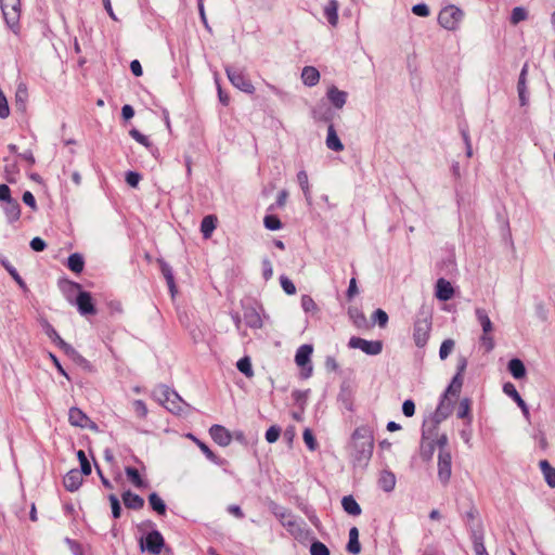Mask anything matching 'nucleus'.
<instances>
[{
  "label": "nucleus",
  "mask_w": 555,
  "mask_h": 555,
  "mask_svg": "<svg viewBox=\"0 0 555 555\" xmlns=\"http://www.w3.org/2000/svg\"><path fill=\"white\" fill-rule=\"evenodd\" d=\"M435 295L439 300L447 301L454 296V288L449 281L441 278L436 283Z\"/></svg>",
  "instance_id": "nucleus-14"
},
{
  "label": "nucleus",
  "mask_w": 555,
  "mask_h": 555,
  "mask_svg": "<svg viewBox=\"0 0 555 555\" xmlns=\"http://www.w3.org/2000/svg\"><path fill=\"white\" fill-rule=\"evenodd\" d=\"M310 554L311 555H330V550L327 548V546L320 542V541H314L312 542L311 546H310Z\"/></svg>",
  "instance_id": "nucleus-41"
},
{
  "label": "nucleus",
  "mask_w": 555,
  "mask_h": 555,
  "mask_svg": "<svg viewBox=\"0 0 555 555\" xmlns=\"http://www.w3.org/2000/svg\"><path fill=\"white\" fill-rule=\"evenodd\" d=\"M10 115V107L4 93L0 90V118H7Z\"/></svg>",
  "instance_id": "nucleus-48"
},
{
  "label": "nucleus",
  "mask_w": 555,
  "mask_h": 555,
  "mask_svg": "<svg viewBox=\"0 0 555 555\" xmlns=\"http://www.w3.org/2000/svg\"><path fill=\"white\" fill-rule=\"evenodd\" d=\"M162 273H163L170 291L173 293L175 288H176V284H175V278H173L171 269L167 264H164V266H162Z\"/></svg>",
  "instance_id": "nucleus-44"
},
{
  "label": "nucleus",
  "mask_w": 555,
  "mask_h": 555,
  "mask_svg": "<svg viewBox=\"0 0 555 555\" xmlns=\"http://www.w3.org/2000/svg\"><path fill=\"white\" fill-rule=\"evenodd\" d=\"M130 69L135 77H140L143 74L142 66L138 60L130 63Z\"/></svg>",
  "instance_id": "nucleus-62"
},
{
  "label": "nucleus",
  "mask_w": 555,
  "mask_h": 555,
  "mask_svg": "<svg viewBox=\"0 0 555 555\" xmlns=\"http://www.w3.org/2000/svg\"><path fill=\"white\" fill-rule=\"evenodd\" d=\"M130 135L137 141L139 142L140 144L146 146V147H151L152 146V142L151 140L149 139V137L142 134L139 130L137 129H132L130 130Z\"/></svg>",
  "instance_id": "nucleus-46"
},
{
  "label": "nucleus",
  "mask_w": 555,
  "mask_h": 555,
  "mask_svg": "<svg viewBox=\"0 0 555 555\" xmlns=\"http://www.w3.org/2000/svg\"><path fill=\"white\" fill-rule=\"evenodd\" d=\"M304 441L305 443L307 444V447L311 450V451H314L318 447V442L313 436V433L311 431V429L309 428H306L304 430Z\"/></svg>",
  "instance_id": "nucleus-45"
},
{
  "label": "nucleus",
  "mask_w": 555,
  "mask_h": 555,
  "mask_svg": "<svg viewBox=\"0 0 555 555\" xmlns=\"http://www.w3.org/2000/svg\"><path fill=\"white\" fill-rule=\"evenodd\" d=\"M475 313H476L477 320L482 328V334L479 338L480 348L485 352H490L493 350V348L495 346L494 335H493V332H494L493 324L485 309L477 308Z\"/></svg>",
  "instance_id": "nucleus-1"
},
{
  "label": "nucleus",
  "mask_w": 555,
  "mask_h": 555,
  "mask_svg": "<svg viewBox=\"0 0 555 555\" xmlns=\"http://www.w3.org/2000/svg\"><path fill=\"white\" fill-rule=\"evenodd\" d=\"M12 199L11 190L7 184H0V202H8Z\"/></svg>",
  "instance_id": "nucleus-57"
},
{
  "label": "nucleus",
  "mask_w": 555,
  "mask_h": 555,
  "mask_svg": "<svg viewBox=\"0 0 555 555\" xmlns=\"http://www.w3.org/2000/svg\"><path fill=\"white\" fill-rule=\"evenodd\" d=\"M358 294V286L356 278H352L349 283V287L347 291V298L351 300Z\"/></svg>",
  "instance_id": "nucleus-59"
},
{
  "label": "nucleus",
  "mask_w": 555,
  "mask_h": 555,
  "mask_svg": "<svg viewBox=\"0 0 555 555\" xmlns=\"http://www.w3.org/2000/svg\"><path fill=\"white\" fill-rule=\"evenodd\" d=\"M23 202L27 206H29L31 209H36L37 208L35 196L29 191L24 192V194H23Z\"/></svg>",
  "instance_id": "nucleus-56"
},
{
  "label": "nucleus",
  "mask_w": 555,
  "mask_h": 555,
  "mask_svg": "<svg viewBox=\"0 0 555 555\" xmlns=\"http://www.w3.org/2000/svg\"><path fill=\"white\" fill-rule=\"evenodd\" d=\"M218 98L222 105L228 106L230 104L231 98L222 90L220 85H218Z\"/></svg>",
  "instance_id": "nucleus-60"
},
{
  "label": "nucleus",
  "mask_w": 555,
  "mask_h": 555,
  "mask_svg": "<svg viewBox=\"0 0 555 555\" xmlns=\"http://www.w3.org/2000/svg\"><path fill=\"white\" fill-rule=\"evenodd\" d=\"M297 181L304 191V193L307 195L309 193V179L306 171H299L297 173Z\"/></svg>",
  "instance_id": "nucleus-49"
},
{
  "label": "nucleus",
  "mask_w": 555,
  "mask_h": 555,
  "mask_svg": "<svg viewBox=\"0 0 555 555\" xmlns=\"http://www.w3.org/2000/svg\"><path fill=\"white\" fill-rule=\"evenodd\" d=\"M160 401L165 409L179 416L186 415L191 411L190 404L172 390H165Z\"/></svg>",
  "instance_id": "nucleus-3"
},
{
  "label": "nucleus",
  "mask_w": 555,
  "mask_h": 555,
  "mask_svg": "<svg viewBox=\"0 0 555 555\" xmlns=\"http://www.w3.org/2000/svg\"><path fill=\"white\" fill-rule=\"evenodd\" d=\"M454 341L452 339H446L442 341L441 346H440V350H439V357L441 360H444L449 357V354L453 351L454 349Z\"/></svg>",
  "instance_id": "nucleus-40"
},
{
  "label": "nucleus",
  "mask_w": 555,
  "mask_h": 555,
  "mask_svg": "<svg viewBox=\"0 0 555 555\" xmlns=\"http://www.w3.org/2000/svg\"><path fill=\"white\" fill-rule=\"evenodd\" d=\"M287 197H288V192L285 190H282L278 195V198L275 202V207L283 208L286 205Z\"/></svg>",
  "instance_id": "nucleus-58"
},
{
  "label": "nucleus",
  "mask_w": 555,
  "mask_h": 555,
  "mask_svg": "<svg viewBox=\"0 0 555 555\" xmlns=\"http://www.w3.org/2000/svg\"><path fill=\"white\" fill-rule=\"evenodd\" d=\"M263 224L271 231L280 230L282 228V222L276 215H267L263 218Z\"/></svg>",
  "instance_id": "nucleus-36"
},
{
  "label": "nucleus",
  "mask_w": 555,
  "mask_h": 555,
  "mask_svg": "<svg viewBox=\"0 0 555 555\" xmlns=\"http://www.w3.org/2000/svg\"><path fill=\"white\" fill-rule=\"evenodd\" d=\"M108 500H109V503L112 506L113 517L115 519H118L121 515V506H120L119 500L117 499V496L115 494H111L108 496Z\"/></svg>",
  "instance_id": "nucleus-47"
},
{
  "label": "nucleus",
  "mask_w": 555,
  "mask_h": 555,
  "mask_svg": "<svg viewBox=\"0 0 555 555\" xmlns=\"http://www.w3.org/2000/svg\"><path fill=\"white\" fill-rule=\"evenodd\" d=\"M456 415L459 418L465 420L466 424H470L472 422V408L470 400L465 398L461 400L457 406Z\"/></svg>",
  "instance_id": "nucleus-28"
},
{
  "label": "nucleus",
  "mask_w": 555,
  "mask_h": 555,
  "mask_svg": "<svg viewBox=\"0 0 555 555\" xmlns=\"http://www.w3.org/2000/svg\"><path fill=\"white\" fill-rule=\"evenodd\" d=\"M197 446H198V448L201 449V451L206 455V457H207L208 460H210L211 462H214V463H216V464H222V463H223V460H222V459H220L218 455H216V454H215V453L209 449V447H208L206 443H204V442H202V441L197 440Z\"/></svg>",
  "instance_id": "nucleus-38"
},
{
  "label": "nucleus",
  "mask_w": 555,
  "mask_h": 555,
  "mask_svg": "<svg viewBox=\"0 0 555 555\" xmlns=\"http://www.w3.org/2000/svg\"><path fill=\"white\" fill-rule=\"evenodd\" d=\"M149 503L152 509L155 511L158 515L166 514V505L158 494L151 493L149 495Z\"/></svg>",
  "instance_id": "nucleus-32"
},
{
  "label": "nucleus",
  "mask_w": 555,
  "mask_h": 555,
  "mask_svg": "<svg viewBox=\"0 0 555 555\" xmlns=\"http://www.w3.org/2000/svg\"><path fill=\"white\" fill-rule=\"evenodd\" d=\"M353 323L358 328L366 327L367 321L365 315L362 312H357L352 315Z\"/></svg>",
  "instance_id": "nucleus-55"
},
{
  "label": "nucleus",
  "mask_w": 555,
  "mask_h": 555,
  "mask_svg": "<svg viewBox=\"0 0 555 555\" xmlns=\"http://www.w3.org/2000/svg\"><path fill=\"white\" fill-rule=\"evenodd\" d=\"M431 332V320L428 317L420 318L414 322L413 339L417 347L426 346Z\"/></svg>",
  "instance_id": "nucleus-6"
},
{
  "label": "nucleus",
  "mask_w": 555,
  "mask_h": 555,
  "mask_svg": "<svg viewBox=\"0 0 555 555\" xmlns=\"http://www.w3.org/2000/svg\"><path fill=\"white\" fill-rule=\"evenodd\" d=\"M341 506L344 511L351 516H359L361 514V507L352 495H346L341 500Z\"/></svg>",
  "instance_id": "nucleus-24"
},
{
  "label": "nucleus",
  "mask_w": 555,
  "mask_h": 555,
  "mask_svg": "<svg viewBox=\"0 0 555 555\" xmlns=\"http://www.w3.org/2000/svg\"><path fill=\"white\" fill-rule=\"evenodd\" d=\"M327 98L336 108H341L347 99V93L332 86L327 90Z\"/></svg>",
  "instance_id": "nucleus-20"
},
{
  "label": "nucleus",
  "mask_w": 555,
  "mask_h": 555,
  "mask_svg": "<svg viewBox=\"0 0 555 555\" xmlns=\"http://www.w3.org/2000/svg\"><path fill=\"white\" fill-rule=\"evenodd\" d=\"M76 305L82 314H94L96 312L91 294L88 292H80L78 294Z\"/></svg>",
  "instance_id": "nucleus-13"
},
{
  "label": "nucleus",
  "mask_w": 555,
  "mask_h": 555,
  "mask_svg": "<svg viewBox=\"0 0 555 555\" xmlns=\"http://www.w3.org/2000/svg\"><path fill=\"white\" fill-rule=\"evenodd\" d=\"M131 413L135 421L142 422L146 420L149 410L146 404L142 400H134L131 403Z\"/></svg>",
  "instance_id": "nucleus-25"
},
{
  "label": "nucleus",
  "mask_w": 555,
  "mask_h": 555,
  "mask_svg": "<svg viewBox=\"0 0 555 555\" xmlns=\"http://www.w3.org/2000/svg\"><path fill=\"white\" fill-rule=\"evenodd\" d=\"M301 307L306 312L315 314L319 311V307L312 297L304 295L301 297Z\"/></svg>",
  "instance_id": "nucleus-35"
},
{
  "label": "nucleus",
  "mask_w": 555,
  "mask_h": 555,
  "mask_svg": "<svg viewBox=\"0 0 555 555\" xmlns=\"http://www.w3.org/2000/svg\"><path fill=\"white\" fill-rule=\"evenodd\" d=\"M473 547L476 555H489L483 544L482 535H474Z\"/></svg>",
  "instance_id": "nucleus-42"
},
{
  "label": "nucleus",
  "mask_w": 555,
  "mask_h": 555,
  "mask_svg": "<svg viewBox=\"0 0 555 555\" xmlns=\"http://www.w3.org/2000/svg\"><path fill=\"white\" fill-rule=\"evenodd\" d=\"M412 12L417 15V16H421V17H426L429 15V9L426 4L424 3H420V4H415L413 8H412Z\"/></svg>",
  "instance_id": "nucleus-53"
},
{
  "label": "nucleus",
  "mask_w": 555,
  "mask_h": 555,
  "mask_svg": "<svg viewBox=\"0 0 555 555\" xmlns=\"http://www.w3.org/2000/svg\"><path fill=\"white\" fill-rule=\"evenodd\" d=\"M281 286L284 292L288 295H294L296 293V287L294 283L286 276H281L280 279Z\"/></svg>",
  "instance_id": "nucleus-50"
},
{
  "label": "nucleus",
  "mask_w": 555,
  "mask_h": 555,
  "mask_svg": "<svg viewBox=\"0 0 555 555\" xmlns=\"http://www.w3.org/2000/svg\"><path fill=\"white\" fill-rule=\"evenodd\" d=\"M324 15L332 26L338 23V3L336 0H330L324 7Z\"/></svg>",
  "instance_id": "nucleus-23"
},
{
  "label": "nucleus",
  "mask_w": 555,
  "mask_h": 555,
  "mask_svg": "<svg viewBox=\"0 0 555 555\" xmlns=\"http://www.w3.org/2000/svg\"><path fill=\"white\" fill-rule=\"evenodd\" d=\"M212 440L221 447H227L232 441L231 433L221 425H212L209 429Z\"/></svg>",
  "instance_id": "nucleus-11"
},
{
  "label": "nucleus",
  "mask_w": 555,
  "mask_h": 555,
  "mask_svg": "<svg viewBox=\"0 0 555 555\" xmlns=\"http://www.w3.org/2000/svg\"><path fill=\"white\" fill-rule=\"evenodd\" d=\"M228 78L230 81L238 89L244 92L253 93L255 88L250 81V79L238 69H228L227 70Z\"/></svg>",
  "instance_id": "nucleus-10"
},
{
  "label": "nucleus",
  "mask_w": 555,
  "mask_h": 555,
  "mask_svg": "<svg viewBox=\"0 0 555 555\" xmlns=\"http://www.w3.org/2000/svg\"><path fill=\"white\" fill-rule=\"evenodd\" d=\"M447 437L441 436L437 440V444L441 448L438 456V476L443 483L449 482L452 474V456L449 451L443 450L447 444Z\"/></svg>",
  "instance_id": "nucleus-4"
},
{
  "label": "nucleus",
  "mask_w": 555,
  "mask_h": 555,
  "mask_svg": "<svg viewBox=\"0 0 555 555\" xmlns=\"http://www.w3.org/2000/svg\"><path fill=\"white\" fill-rule=\"evenodd\" d=\"M402 412L406 417H412L415 413V404L412 400H405L402 404Z\"/></svg>",
  "instance_id": "nucleus-54"
},
{
  "label": "nucleus",
  "mask_w": 555,
  "mask_h": 555,
  "mask_svg": "<svg viewBox=\"0 0 555 555\" xmlns=\"http://www.w3.org/2000/svg\"><path fill=\"white\" fill-rule=\"evenodd\" d=\"M124 504L129 509H141L144 506V500L131 491H125L121 495Z\"/></svg>",
  "instance_id": "nucleus-18"
},
{
  "label": "nucleus",
  "mask_w": 555,
  "mask_h": 555,
  "mask_svg": "<svg viewBox=\"0 0 555 555\" xmlns=\"http://www.w3.org/2000/svg\"><path fill=\"white\" fill-rule=\"evenodd\" d=\"M3 18L14 34L21 31V0H0Z\"/></svg>",
  "instance_id": "nucleus-2"
},
{
  "label": "nucleus",
  "mask_w": 555,
  "mask_h": 555,
  "mask_svg": "<svg viewBox=\"0 0 555 555\" xmlns=\"http://www.w3.org/2000/svg\"><path fill=\"white\" fill-rule=\"evenodd\" d=\"M1 263L7 269L9 274L13 278V280L18 284V286L22 287L23 289H26V283L17 273V271L7 260H2Z\"/></svg>",
  "instance_id": "nucleus-37"
},
{
  "label": "nucleus",
  "mask_w": 555,
  "mask_h": 555,
  "mask_svg": "<svg viewBox=\"0 0 555 555\" xmlns=\"http://www.w3.org/2000/svg\"><path fill=\"white\" fill-rule=\"evenodd\" d=\"M304 85L313 87L320 81V72L314 66H305L301 72Z\"/></svg>",
  "instance_id": "nucleus-17"
},
{
  "label": "nucleus",
  "mask_w": 555,
  "mask_h": 555,
  "mask_svg": "<svg viewBox=\"0 0 555 555\" xmlns=\"http://www.w3.org/2000/svg\"><path fill=\"white\" fill-rule=\"evenodd\" d=\"M313 347L311 345H302L297 349L295 356L296 364L301 369V376L308 378L312 374L311 354Z\"/></svg>",
  "instance_id": "nucleus-7"
},
{
  "label": "nucleus",
  "mask_w": 555,
  "mask_h": 555,
  "mask_svg": "<svg viewBox=\"0 0 555 555\" xmlns=\"http://www.w3.org/2000/svg\"><path fill=\"white\" fill-rule=\"evenodd\" d=\"M372 319L378 324L379 327L384 328L386 327L388 323V314L383 309H377L373 315Z\"/></svg>",
  "instance_id": "nucleus-43"
},
{
  "label": "nucleus",
  "mask_w": 555,
  "mask_h": 555,
  "mask_svg": "<svg viewBox=\"0 0 555 555\" xmlns=\"http://www.w3.org/2000/svg\"><path fill=\"white\" fill-rule=\"evenodd\" d=\"M348 346L351 349H360L370 356H376L380 353L383 349V343L380 340H366L357 336L349 339Z\"/></svg>",
  "instance_id": "nucleus-8"
},
{
  "label": "nucleus",
  "mask_w": 555,
  "mask_h": 555,
  "mask_svg": "<svg viewBox=\"0 0 555 555\" xmlns=\"http://www.w3.org/2000/svg\"><path fill=\"white\" fill-rule=\"evenodd\" d=\"M165 546V540L160 532L154 530L149 532L141 541V550H146L152 554H159Z\"/></svg>",
  "instance_id": "nucleus-9"
},
{
  "label": "nucleus",
  "mask_w": 555,
  "mask_h": 555,
  "mask_svg": "<svg viewBox=\"0 0 555 555\" xmlns=\"http://www.w3.org/2000/svg\"><path fill=\"white\" fill-rule=\"evenodd\" d=\"M539 466L543 473L546 483L555 488V468L551 466L547 460H541Z\"/></svg>",
  "instance_id": "nucleus-26"
},
{
  "label": "nucleus",
  "mask_w": 555,
  "mask_h": 555,
  "mask_svg": "<svg viewBox=\"0 0 555 555\" xmlns=\"http://www.w3.org/2000/svg\"><path fill=\"white\" fill-rule=\"evenodd\" d=\"M68 421L70 425L80 428L91 427L92 424V421L89 418V416L76 406L69 409Z\"/></svg>",
  "instance_id": "nucleus-12"
},
{
  "label": "nucleus",
  "mask_w": 555,
  "mask_h": 555,
  "mask_svg": "<svg viewBox=\"0 0 555 555\" xmlns=\"http://www.w3.org/2000/svg\"><path fill=\"white\" fill-rule=\"evenodd\" d=\"M508 371L517 379L524 378L526 375V367L519 359H512L508 362Z\"/></svg>",
  "instance_id": "nucleus-29"
},
{
  "label": "nucleus",
  "mask_w": 555,
  "mask_h": 555,
  "mask_svg": "<svg viewBox=\"0 0 555 555\" xmlns=\"http://www.w3.org/2000/svg\"><path fill=\"white\" fill-rule=\"evenodd\" d=\"M326 146L334 152H341L344 150V145L339 140L333 124L327 128Z\"/></svg>",
  "instance_id": "nucleus-22"
},
{
  "label": "nucleus",
  "mask_w": 555,
  "mask_h": 555,
  "mask_svg": "<svg viewBox=\"0 0 555 555\" xmlns=\"http://www.w3.org/2000/svg\"><path fill=\"white\" fill-rule=\"evenodd\" d=\"M141 180V176L138 173V172H134V171H128L126 173V182L132 186V188H137L139 182Z\"/></svg>",
  "instance_id": "nucleus-52"
},
{
  "label": "nucleus",
  "mask_w": 555,
  "mask_h": 555,
  "mask_svg": "<svg viewBox=\"0 0 555 555\" xmlns=\"http://www.w3.org/2000/svg\"><path fill=\"white\" fill-rule=\"evenodd\" d=\"M347 550L352 554H358L361 551V545L359 542V531L356 527H352L349 531V542L347 545Z\"/></svg>",
  "instance_id": "nucleus-30"
},
{
  "label": "nucleus",
  "mask_w": 555,
  "mask_h": 555,
  "mask_svg": "<svg viewBox=\"0 0 555 555\" xmlns=\"http://www.w3.org/2000/svg\"><path fill=\"white\" fill-rule=\"evenodd\" d=\"M121 115L126 120H128L133 117L134 111L130 105H124L121 108Z\"/></svg>",
  "instance_id": "nucleus-64"
},
{
  "label": "nucleus",
  "mask_w": 555,
  "mask_h": 555,
  "mask_svg": "<svg viewBox=\"0 0 555 555\" xmlns=\"http://www.w3.org/2000/svg\"><path fill=\"white\" fill-rule=\"evenodd\" d=\"M463 18V11L455 5L444 7L438 15V23L448 30L457 29Z\"/></svg>",
  "instance_id": "nucleus-5"
},
{
  "label": "nucleus",
  "mask_w": 555,
  "mask_h": 555,
  "mask_svg": "<svg viewBox=\"0 0 555 555\" xmlns=\"http://www.w3.org/2000/svg\"><path fill=\"white\" fill-rule=\"evenodd\" d=\"M3 209L10 222H15L21 218L22 210L16 199L12 198L5 202Z\"/></svg>",
  "instance_id": "nucleus-19"
},
{
  "label": "nucleus",
  "mask_w": 555,
  "mask_h": 555,
  "mask_svg": "<svg viewBox=\"0 0 555 555\" xmlns=\"http://www.w3.org/2000/svg\"><path fill=\"white\" fill-rule=\"evenodd\" d=\"M218 218L215 215L205 216L201 223V232L204 238L208 240L211 237L212 232L217 228Z\"/></svg>",
  "instance_id": "nucleus-21"
},
{
  "label": "nucleus",
  "mask_w": 555,
  "mask_h": 555,
  "mask_svg": "<svg viewBox=\"0 0 555 555\" xmlns=\"http://www.w3.org/2000/svg\"><path fill=\"white\" fill-rule=\"evenodd\" d=\"M281 430L276 426H271L266 433V439L268 442H275L280 437Z\"/></svg>",
  "instance_id": "nucleus-51"
},
{
  "label": "nucleus",
  "mask_w": 555,
  "mask_h": 555,
  "mask_svg": "<svg viewBox=\"0 0 555 555\" xmlns=\"http://www.w3.org/2000/svg\"><path fill=\"white\" fill-rule=\"evenodd\" d=\"M237 370L243 373L246 377L250 378L254 376V371L251 367L250 359L248 357H244L240 359L236 363Z\"/></svg>",
  "instance_id": "nucleus-33"
},
{
  "label": "nucleus",
  "mask_w": 555,
  "mask_h": 555,
  "mask_svg": "<svg viewBox=\"0 0 555 555\" xmlns=\"http://www.w3.org/2000/svg\"><path fill=\"white\" fill-rule=\"evenodd\" d=\"M77 456L80 463L81 472L83 475L89 476L91 474V464L83 450L77 452Z\"/></svg>",
  "instance_id": "nucleus-39"
},
{
  "label": "nucleus",
  "mask_w": 555,
  "mask_h": 555,
  "mask_svg": "<svg viewBox=\"0 0 555 555\" xmlns=\"http://www.w3.org/2000/svg\"><path fill=\"white\" fill-rule=\"evenodd\" d=\"M378 483L385 491H391L396 485V477L390 472H383L379 476Z\"/></svg>",
  "instance_id": "nucleus-31"
},
{
  "label": "nucleus",
  "mask_w": 555,
  "mask_h": 555,
  "mask_svg": "<svg viewBox=\"0 0 555 555\" xmlns=\"http://www.w3.org/2000/svg\"><path fill=\"white\" fill-rule=\"evenodd\" d=\"M503 390L507 396L512 398H514L518 393V391L516 390L515 386L512 383L504 384Z\"/></svg>",
  "instance_id": "nucleus-63"
},
{
  "label": "nucleus",
  "mask_w": 555,
  "mask_h": 555,
  "mask_svg": "<svg viewBox=\"0 0 555 555\" xmlns=\"http://www.w3.org/2000/svg\"><path fill=\"white\" fill-rule=\"evenodd\" d=\"M30 247L35 251H42L46 248V243L40 237H35L30 242Z\"/></svg>",
  "instance_id": "nucleus-61"
},
{
  "label": "nucleus",
  "mask_w": 555,
  "mask_h": 555,
  "mask_svg": "<svg viewBox=\"0 0 555 555\" xmlns=\"http://www.w3.org/2000/svg\"><path fill=\"white\" fill-rule=\"evenodd\" d=\"M82 473L77 469L69 470L64 479V487L69 491H76L82 483Z\"/></svg>",
  "instance_id": "nucleus-16"
},
{
  "label": "nucleus",
  "mask_w": 555,
  "mask_h": 555,
  "mask_svg": "<svg viewBox=\"0 0 555 555\" xmlns=\"http://www.w3.org/2000/svg\"><path fill=\"white\" fill-rule=\"evenodd\" d=\"M126 476L128 480L138 489H147L149 482L147 480L142 476L140 470L132 466H127L125 468Z\"/></svg>",
  "instance_id": "nucleus-15"
},
{
  "label": "nucleus",
  "mask_w": 555,
  "mask_h": 555,
  "mask_svg": "<svg viewBox=\"0 0 555 555\" xmlns=\"http://www.w3.org/2000/svg\"><path fill=\"white\" fill-rule=\"evenodd\" d=\"M527 17H528V12L526 11V9H524L521 7H517V8L513 9L509 21H511V24L517 25L520 22L527 20Z\"/></svg>",
  "instance_id": "nucleus-34"
},
{
  "label": "nucleus",
  "mask_w": 555,
  "mask_h": 555,
  "mask_svg": "<svg viewBox=\"0 0 555 555\" xmlns=\"http://www.w3.org/2000/svg\"><path fill=\"white\" fill-rule=\"evenodd\" d=\"M67 267L74 273H81L85 268V260L80 254H72L67 259Z\"/></svg>",
  "instance_id": "nucleus-27"
}]
</instances>
